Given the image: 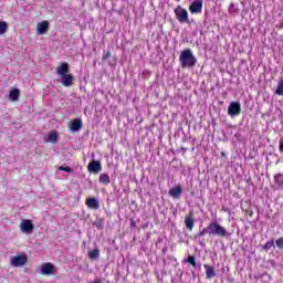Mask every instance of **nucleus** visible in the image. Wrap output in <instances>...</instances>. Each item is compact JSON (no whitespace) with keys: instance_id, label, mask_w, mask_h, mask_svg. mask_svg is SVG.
Wrapping results in <instances>:
<instances>
[{"instance_id":"nucleus-1","label":"nucleus","mask_w":283,"mask_h":283,"mask_svg":"<svg viewBox=\"0 0 283 283\" xmlns=\"http://www.w3.org/2000/svg\"><path fill=\"white\" fill-rule=\"evenodd\" d=\"M179 63L184 69L196 67V63H198V60L196 59V55H193L191 49H185L179 55Z\"/></svg>"},{"instance_id":"nucleus-2","label":"nucleus","mask_w":283,"mask_h":283,"mask_svg":"<svg viewBox=\"0 0 283 283\" xmlns=\"http://www.w3.org/2000/svg\"><path fill=\"white\" fill-rule=\"evenodd\" d=\"M210 235H217L218 238H228L229 232L227 228L218 223L217 220L209 223Z\"/></svg>"},{"instance_id":"nucleus-3","label":"nucleus","mask_w":283,"mask_h":283,"mask_svg":"<svg viewBox=\"0 0 283 283\" xmlns=\"http://www.w3.org/2000/svg\"><path fill=\"white\" fill-rule=\"evenodd\" d=\"M175 14L179 23H189V12L182 7H177L175 9Z\"/></svg>"},{"instance_id":"nucleus-4","label":"nucleus","mask_w":283,"mask_h":283,"mask_svg":"<svg viewBox=\"0 0 283 283\" xmlns=\"http://www.w3.org/2000/svg\"><path fill=\"white\" fill-rule=\"evenodd\" d=\"M240 112H242V107L239 102H231L228 107L229 116H240Z\"/></svg>"},{"instance_id":"nucleus-5","label":"nucleus","mask_w":283,"mask_h":283,"mask_svg":"<svg viewBox=\"0 0 283 283\" xmlns=\"http://www.w3.org/2000/svg\"><path fill=\"white\" fill-rule=\"evenodd\" d=\"M28 264L27 255H17L11 258V266H25Z\"/></svg>"},{"instance_id":"nucleus-6","label":"nucleus","mask_w":283,"mask_h":283,"mask_svg":"<svg viewBox=\"0 0 283 283\" xmlns=\"http://www.w3.org/2000/svg\"><path fill=\"white\" fill-rule=\"evenodd\" d=\"M69 129L73 134L76 132H81V129H83V119L81 118L72 119L71 123L69 124Z\"/></svg>"},{"instance_id":"nucleus-7","label":"nucleus","mask_w":283,"mask_h":283,"mask_svg":"<svg viewBox=\"0 0 283 283\" xmlns=\"http://www.w3.org/2000/svg\"><path fill=\"white\" fill-rule=\"evenodd\" d=\"M20 229L23 233H31V231H34V223H32V220H23L20 224Z\"/></svg>"},{"instance_id":"nucleus-8","label":"nucleus","mask_w":283,"mask_h":283,"mask_svg":"<svg viewBox=\"0 0 283 283\" xmlns=\"http://www.w3.org/2000/svg\"><path fill=\"white\" fill-rule=\"evenodd\" d=\"M191 14H200L202 12V0H193L189 7Z\"/></svg>"},{"instance_id":"nucleus-9","label":"nucleus","mask_w":283,"mask_h":283,"mask_svg":"<svg viewBox=\"0 0 283 283\" xmlns=\"http://www.w3.org/2000/svg\"><path fill=\"white\" fill-rule=\"evenodd\" d=\"M85 205L88 209H93L94 211H96L101 208V205L98 203V199H96L94 197L86 198Z\"/></svg>"},{"instance_id":"nucleus-10","label":"nucleus","mask_w":283,"mask_h":283,"mask_svg":"<svg viewBox=\"0 0 283 283\" xmlns=\"http://www.w3.org/2000/svg\"><path fill=\"white\" fill-rule=\"evenodd\" d=\"M168 193L171 198L178 200L180 196H182V186L177 185L176 187L171 188Z\"/></svg>"},{"instance_id":"nucleus-11","label":"nucleus","mask_w":283,"mask_h":283,"mask_svg":"<svg viewBox=\"0 0 283 283\" xmlns=\"http://www.w3.org/2000/svg\"><path fill=\"white\" fill-rule=\"evenodd\" d=\"M62 76V85L64 87H72L74 83V75L67 73L66 75H61Z\"/></svg>"},{"instance_id":"nucleus-12","label":"nucleus","mask_w":283,"mask_h":283,"mask_svg":"<svg viewBox=\"0 0 283 283\" xmlns=\"http://www.w3.org/2000/svg\"><path fill=\"white\" fill-rule=\"evenodd\" d=\"M101 169H102L101 161L93 160L87 166V170L91 174H98V171H101Z\"/></svg>"},{"instance_id":"nucleus-13","label":"nucleus","mask_w":283,"mask_h":283,"mask_svg":"<svg viewBox=\"0 0 283 283\" xmlns=\"http://www.w3.org/2000/svg\"><path fill=\"white\" fill-rule=\"evenodd\" d=\"M48 30H50V22L42 21L38 24V28H36L38 34H48Z\"/></svg>"},{"instance_id":"nucleus-14","label":"nucleus","mask_w":283,"mask_h":283,"mask_svg":"<svg viewBox=\"0 0 283 283\" xmlns=\"http://www.w3.org/2000/svg\"><path fill=\"white\" fill-rule=\"evenodd\" d=\"M69 72H70V64L67 62L62 63L56 70V74L59 76H65L66 74H69Z\"/></svg>"},{"instance_id":"nucleus-15","label":"nucleus","mask_w":283,"mask_h":283,"mask_svg":"<svg viewBox=\"0 0 283 283\" xmlns=\"http://www.w3.org/2000/svg\"><path fill=\"white\" fill-rule=\"evenodd\" d=\"M54 271V265L52 263H43L41 266L42 275H50Z\"/></svg>"},{"instance_id":"nucleus-16","label":"nucleus","mask_w":283,"mask_h":283,"mask_svg":"<svg viewBox=\"0 0 283 283\" xmlns=\"http://www.w3.org/2000/svg\"><path fill=\"white\" fill-rule=\"evenodd\" d=\"M203 269H206V277L207 280H213L216 277V269L209 264H205Z\"/></svg>"},{"instance_id":"nucleus-17","label":"nucleus","mask_w":283,"mask_h":283,"mask_svg":"<svg viewBox=\"0 0 283 283\" xmlns=\"http://www.w3.org/2000/svg\"><path fill=\"white\" fill-rule=\"evenodd\" d=\"M21 97V90L19 88H13L9 92V98L13 102L17 103L19 98Z\"/></svg>"},{"instance_id":"nucleus-18","label":"nucleus","mask_w":283,"mask_h":283,"mask_svg":"<svg viewBox=\"0 0 283 283\" xmlns=\"http://www.w3.org/2000/svg\"><path fill=\"white\" fill-rule=\"evenodd\" d=\"M274 185L279 191H283V174L274 176Z\"/></svg>"},{"instance_id":"nucleus-19","label":"nucleus","mask_w":283,"mask_h":283,"mask_svg":"<svg viewBox=\"0 0 283 283\" xmlns=\"http://www.w3.org/2000/svg\"><path fill=\"white\" fill-rule=\"evenodd\" d=\"M193 224H195L193 213H190V216H187L185 218V226H186V228L189 229V231H193Z\"/></svg>"},{"instance_id":"nucleus-20","label":"nucleus","mask_w":283,"mask_h":283,"mask_svg":"<svg viewBox=\"0 0 283 283\" xmlns=\"http://www.w3.org/2000/svg\"><path fill=\"white\" fill-rule=\"evenodd\" d=\"M59 140V134L56 132H52L48 135V142L56 144Z\"/></svg>"},{"instance_id":"nucleus-21","label":"nucleus","mask_w":283,"mask_h":283,"mask_svg":"<svg viewBox=\"0 0 283 283\" xmlns=\"http://www.w3.org/2000/svg\"><path fill=\"white\" fill-rule=\"evenodd\" d=\"M98 255H99L98 249H94L88 252L90 260H97Z\"/></svg>"},{"instance_id":"nucleus-22","label":"nucleus","mask_w":283,"mask_h":283,"mask_svg":"<svg viewBox=\"0 0 283 283\" xmlns=\"http://www.w3.org/2000/svg\"><path fill=\"white\" fill-rule=\"evenodd\" d=\"M275 94H276L277 96H283V80H281V81L277 83Z\"/></svg>"},{"instance_id":"nucleus-23","label":"nucleus","mask_w":283,"mask_h":283,"mask_svg":"<svg viewBox=\"0 0 283 283\" xmlns=\"http://www.w3.org/2000/svg\"><path fill=\"white\" fill-rule=\"evenodd\" d=\"M186 262H188V264H191V266H193V269H198V263H196V256L188 255V259Z\"/></svg>"},{"instance_id":"nucleus-24","label":"nucleus","mask_w":283,"mask_h":283,"mask_svg":"<svg viewBox=\"0 0 283 283\" xmlns=\"http://www.w3.org/2000/svg\"><path fill=\"white\" fill-rule=\"evenodd\" d=\"M8 32V22L0 21V35L6 34Z\"/></svg>"},{"instance_id":"nucleus-25","label":"nucleus","mask_w":283,"mask_h":283,"mask_svg":"<svg viewBox=\"0 0 283 283\" xmlns=\"http://www.w3.org/2000/svg\"><path fill=\"white\" fill-rule=\"evenodd\" d=\"M270 249H275V242L273 240L268 241L264 245H263V250L264 251H269Z\"/></svg>"},{"instance_id":"nucleus-26","label":"nucleus","mask_w":283,"mask_h":283,"mask_svg":"<svg viewBox=\"0 0 283 283\" xmlns=\"http://www.w3.org/2000/svg\"><path fill=\"white\" fill-rule=\"evenodd\" d=\"M211 235V230L209 229V224L207 228H203L201 232L197 234V238H202L203 235Z\"/></svg>"},{"instance_id":"nucleus-27","label":"nucleus","mask_w":283,"mask_h":283,"mask_svg":"<svg viewBox=\"0 0 283 283\" xmlns=\"http://www.w3.org/2000/svg\"><path fill=\"white\" fill-rule=\"evenodd\" d=\"M228 10H229L230 14H238V12H239L238 7L233 2L230 3Z\"/></svg>"},{"instance_id":"nucleus-28","label":"nucleus","mask_w":283,"mask_h":283,"mask_svg":"<svg viewBox=\"0 0 283 283\" xmlns=\"http://www.w3.org/2000/svg\"><path fill=\"white\" fill-rule=\"evenodd\" d=\"M59 171H65L66 174H72V168L71 167H59Z\"/></svg>"},{"instance_id":"nucleus-29","label":"nucleus","mask_w":283,"mask_h":283,"mask_svg":"<svg viewBox=\"0 0 283 283\" xmlns=\"http://www.w3.org/2000/svg\"><path fill=\"white\" fill-rule=\"evenodd\" d=\"M276 247L277 249H283V238L276 240Z\"/></svg>"},{"instance_id":"nucleus-30","label":"nucleus","mask_w":283,"mask_h":283,"mask_svg":"<svg viewBox=\"0 0 283 283\" xmlns=\"http://www.w3.org/2000/svg\"><path fill=\"white\" fill-rule=\"evenodd\" d=\"M99 181L101 182H107V175H101V177H99Z\"/></svg>"},{"instance_id":"nucleus-31","label":"nucleus","mask_w":283,"mask_h":283,"mask_svg":"<svg viewBox=\"0 0 283 283\" xmlns=\"http://www.w3.org/2000/svg\"><path fill=\"white\" fill-rule=\"evenodd\" d=\"M130 227H132V229L136 228V221L130 220Z\"/></svg>"},{"instance_id":"nucleus-32","label":"nucleus","mask_w":283,"mask_h":283,"mask_svg":"<svg viewBox=\"0 0 283 283\" xmlns=\"http://www.w3.org/2000/svg\"><path fill=\"white\" fill-rule=\"evenodd\" d=\"M106 56H107V54H104V55H103V59H106Z\"/></svg>"},{"instance_id":"nucleus-33","label":"nucleus","mask_w":283,"mask_h":283,"mask_svg":"<svg viewBox=\"0 0 283 283\" xmlns=\"http://www.w3.org/2000/svg\"><path fill=\"white\" fill-rule=\"evenodd\" d=\"M107 182H109V178H107Z\"/></svg>"}]
</instances>
